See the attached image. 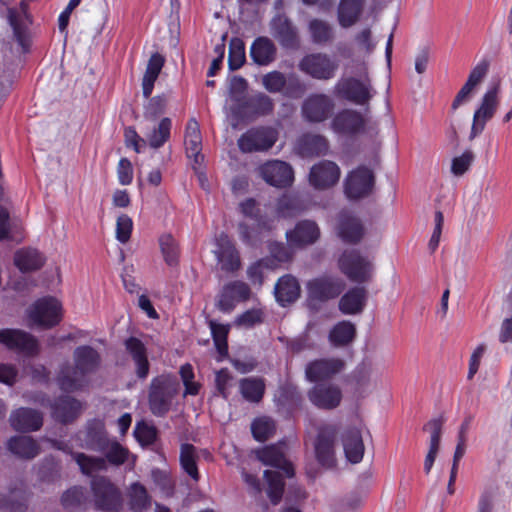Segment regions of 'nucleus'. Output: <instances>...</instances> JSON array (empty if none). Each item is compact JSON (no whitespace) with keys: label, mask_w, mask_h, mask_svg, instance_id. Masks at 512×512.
Returning <instances> with one entry per match:
<instances>
[{"label":"nucleus","mask_w":512,"mask_h":512,"mask_svg":"<svg viewBox=\"0 0 512 512\" xmlns=\"http://www.w3.org/2000/svg\"><path fill=\"white\" fill-rule=\"evenodd\" d=\"M101 356L99 352L89 345L75 348L73 352V365L65 363L61 366L57 383L62 391L77 392L88 386L89 376L100 367Z\"/></svg>","instance_id":"f257e3e1"},{"label":"nucleus","mask_w":512,"mask_h":512,"mask_svg":"<svg viewBox=\"0 0 512 512\" xmlns=\"http://www.w3.org/2000/svg\"><path fill=\"white\" fill-rule=\"evenodd\" d=\"M180 384L176 376L163 373L153 377L148 386V407L152 415L165 417L172 409L179 394Z\"/></svg>","instance_id":"f03ea898"},{"label":"nucleus","mask_w":512,"mask_h":512,"mask_svg":"<svg viewBox=\"0 0 512 512\" xmlns=\"http://www.w3.org/2000/svg\"><path fill=\"white\" fill-rule=\"evenodd\" d=\"M104 456H90L85 453H73L72 458L77 463L84 475H91L99 471H106L108 464L119 467L123 465L129 456V450L123 447L116 439L107 441L103 450L99 451Z\"/></svg>","instance_id":"7ed1b4c3"},{"label":"nucleus","mask_w":512,"mask_h":512,"mask_svg":"<svg viewBox=\"0 0 512 512\" xmlns=\"http://www.w3.org/2000/svg\"><path fill=\"white\" fill-rule=\"evenodd\" d=\"M338 266L340 271L352 282L366 283L372 279L373 262L358 250H345L338 259Z\"/></svg>","instance_id":"20e7f679"},{"label":"nucleus","mask_w":512,"mask_h":512,"mask_svg":"<svg viewBox=\"0 0 512 512\" xmlns=\"http://www.w3.org/2000/svg\"><path fill=\"white\" fill-rule=\"evenodd\" d=\"M95 508L106 512H119L123 507L120 489L105 476H96L91 481Z\"/></svg>","instance_id":"39448f33"},{"label":"nucleus","mask_w":512,"mask_h":512,"mask_svg":"<svg viewBox=\"0 0 512 512\" xmlns=\"http://www.w3.org/2000/svg\"><path fill=\"white\" fill-rule=\"evenodd\" d=\"M375 93L368 78H341L334 86V94L338 98L360 106L368 105Z\"/></svg>","instance_id":"423d86ee"},{"label":"nucleus","mask_w":512,"mask_h":512,"mask_svg":"<svg viewBox=\"0 0 512 512\" xmlns=\"http://www.w3.org/2000/svg\"><path fill=\"white\" fill-rule=\"evenodd\" d=\"M30 325L42 328H52L62 319V305L54 297H43L38 299L28 309Z\"/></svg>","instance_id":"0eeeda50"},{"label":"nucleus","mask_w":512,"mask_h":512,"mask_svg":"<svg viewBox=\"0 0 512 512\" xmlns=\"http://www.w3.org/2000/svg\"><path fill=\"white\" fill-rule=\"evenodd\" d=\"M274 108V101L269 95L263 92H255L241 98L234 112L242 119L255 120L272 114Z\"/></svg>","instance_id":"6e6552de"},{"label":"nucleus","mask_w":512,"mask_h":512,"mask_svg":"<svg viewBox=\"0 0 512 512\" xmlns=\"http://www.w3.org/2000/svg\"><path fill=\"white\" fill-rule=\"evenodd\" d=\"M301 72L317 80H330L335 77L338 63L326 53H310L298 64Z\"/></svg>","instance_id":"1a4fd4ad"},{"label":"nucleus","mask_w":512,"mask_h":512,"mask_svg":"<svg viewBox=\"0 0 512 512\" xmlns=\"http://www.w3.org/2000/svg\"><path fill=\"white\" fill-rule=\"evenodd\" d=\"M73 440L82 449L94 452L103 450L104 445L109 440L104 421L100 419L87 421L84 428L75 433Z\"/></svg>","instance_id":"9d476101"},{"label":"nucleus","mask_w":512,"mask_h":512,"mask_svg":"<svg viewBox=\"0 0 512 512\" xmlns=\"http://www.w3.org/2000/svg\"><path fill=\"white\" fill-rule=\"evenodd\" d=\"M338 430L334 425H325L318 431L314 442L315 457L318 463L325 468L336 465L335 444Z\"/></svg>","instance_id":"9b49d317"},{"label":"nucleus","mask_w":512,"mask_h":512,"mask_svg":"<svg viewBox=\"0 0 512 512\" xmlns=\"http://www.w3.org/2000/svg\"><path fill=\"white\" fill-rule=\"evenodd\" d=\"M277 135L272 128L254 127L243 133L237 143L243 153L269 150L276 142Z\"/></svg>","instance_id":"f8f14e48"},{"label":"nucleus","mask_w":512,"mask_h":512,"mask_svg":"<svg viewBox=\"0 0 512 512\" xmlns=\"http://www.w3.org/2000/svg\"><path fill=\"white\" fill-rule=\"evenodd\" d=\"M498 105V86H493L484 93L479 107L474 112L469 135L470 140H473L484 131L487 121L493 118Z\"/></svg>","instance_id":"ddd939ff"},{"label":"nucleus","mask_w":512,"mask_h":512,"mask_svg":"<svg viewBox=\"0 0 512 512\" xmlns=\"http://www.w3.org/2000/svg\"><path fill=\"white\" fill-rule=\"evenodd\" d=\"M375 177L366 166H358L351 171L344 183V191L349 199H360L369 195L373 189Z\"/></svg>","instance_id":"4468645a"},{"label":"nucleus","mask_w":512,"mask_h":512,"mask_svg":"<svg viewBox=\"0 0 512 512\" xmlns=\"http://www.w3.org/2000/svg\"><path fill=\"white\" fill-rule=\"evenodd\" d=\"M333 108L334 102L328 95L314 93L303 101L301 113L307 122L320 123L329 118Z\"/></svg>","instance_id":"2eb2a0df"},{"label":"nucleus","mask_w":512,"mask_h":512,"mask_svg":"<svg viewBox=\"0 0 512 512\" xmlns=\"http://www.w3.org/2000/svg\"><path fill=\"white\" fill-rule=\"evenodd\" d=\"M0 343L10 350L33 356L39 352L37 339L28 332L20 329L0 330Z\"/></svg>","instance_id":"dca6fc26"},{"label":"nucleus","mask_w":512,"mask_h":512,"mask_svg":"<svg viewBox=\"0 0 512 512\" xmlns=\"http://www.w3.org/2000/svg\"><path fill=\"white\" fill-rule=\"evenodd\" d=\"M260 176L269 185L285 188L292 184L294 172L290 164L280 160H272L259 167Z\"/></svg>","instance_id":"f3484780"},{"label":"nucleus","mask_w":512,"mask_h":512,"mask_svg":"<svg viewBox=\"0 0 512 512\" xmlns=\"http://www.w3.org/2000/svg\"><path fill=\"white\" fill-rule=\"evenodd\" d=\"M345 367L340 358H322L309 362L305 368V377L308 381L317 383L333 378Z\"/></svg>","instance_id":"a211bd4d"},{"label":"nucleus","mask_w":512,"mask_h":512,"mask_svg":"<svg viewBox=\"0 0 512 512\" xmlns=\"http://www.w3.org/2000/svg\"><path fill=\"white\" fill-rule=\"evenodd\" d=\"M251 296L249 285L243 281L235 280L225 284L218 296L217 308L222 312L232 311L236 303L247 301Z\"/></svg>","instance_id":"6ab92c4d"},{"label":"nucleus","mask_w":512,"mask_h":512,"mask_svg":"<svg viewBox=\"0 0 512 512\" xmlns=\"http://www.w3.org/2000/svg\"><path fill=\"white\" fill-rule=\"evenodd\" d=\"M270 31L285 49H296L299 38L296 27L284 13H277L270 21Z\"/></svg>","instance_id":"aec40b11"},{"label":"nucleus","mask_w":512,"mask_h":512,"mask_svg":"<svg viewBox=\"0 0 512 512\" xmlns=\"http://www.w3.org/2000/svg\"><path fill=\"white\" fill-rule=\"evenodd\" d=\"M310 402L319 409L331 410L342 400L341 389L334 384H315L307 393Z\"/></svg>","instance_id":"412c9836"},{"label":"nucleus","mask_w":512,"mask_h":512,"mask_svg":"<svg viewBox=\"0 0 512 512\" xmlns=\"http://www.w3.org/2000/svg\"><path fill=\"white\" fill-rule=\"evenodd\" d=\"M331 127L337 134L352 137L364 130L365 119L356 110L343 109L334 116Z\"/></svg>","instance_id":"4be33fe9"},{"label":"nucleus","mask_w":512,"mask_h":512,"mask_svg":"<svg viewBox=\"0 0 512 512\" xmlns=\"http://www.w3.org/2000/svg\"><path fill=\"white\" fill-rule=\"evenodd\" d=\"M340 173V168L335 162L322 160L311 167L309 182L317 189H326L339 181Z\"/></svg>","instance_id":"5701e85b"},{"label":"nucleus","mask_w":512,"mask_h":512,"mask_svg":"<svg viewBox=\"0 0 512 512\" xmlns=\"http://www.w3.org/2000/svg\"><path fill=\"white\" fill-rule=\"evenodd\" d=\"M50 407L53 419L62 424L72 423L83 411L82 402L68 395L59 396Z\"/></svg>","instance_id":"b1692460"},{"label":"nucleus","mask_w":512,"mask_h":512,"mask_svg":"<svg viewBox=\"0 0 512 512\" xmlns=\"http://www.w3.org/2000/svg\"><path fill=\"white\" fill-rule=\"evenodd\" d=\"M257 457L264 465L281 469L286 477L291 478L294 476L293 466L285 457L284 443L263 448L257 452Z\"/></svg>","instance_id":"393cba45"},{"label":"nucleus","mask_w":512,"mask_h":512,"mask_svg":"<svg viewBox=\"0 0 512 512\" xmlns=\"http://www.w3.org/2000/svg\"><path fill=\"white\" fill-rule=\"evenodd\" d=\"M249 56L257 66L266 67L276 60L277 47L269 37L258 36L250 46Z\"/></svg>","instance_id":"a878e982"},{"label":"nucleus","mask_w":512,"mask_h":512,"mask_svg":"<svg viewBox=\"0 0 512 512\" xmlns=\"http://www.w3.org/2000/svg\"><path fill=\"white\" fill-rule=\"evenodd\" d=\"M218 251L216 256L221 264V269L226 272H234L240 269V255L230 238L226 234H220L217 239Z\"/></svg>","instance_id":"bb28decb"},{"label":"nucleus","mask_w":512,"mask_h":512,"mask_svg":"<svg viewBox=\"0 0 512 512\" xmlns=\"http://www.w3.org/2000/svg\"><path fill=\"white\" fill-rule=\"evenodd\" d=\"M124 346L135 364L136 376L144 380L148 377L150 363L145 344L137 337H129L124 341Z\"/></svg>","instance_id":"cd10ccee"},{"label":"nucleus","mask_w":512,"mask_h":512,"mask_svg":"<svg viewBox=\"0 0 512 512\" xmlns=\"http://www.w3.org/2000/svg\"><path fill=\"white\" fill-rule=\"evenodd\" d=\"M307 289L311 299L325 301L337 297L343 290V284L330 278H317L308 282Z\"/></svg>","instance_id":"c85d7f7f"},{"label":"nucleus","mask_w":512,"mask_h":512,"mask_svg":"<svg viewBox=\"0 0 512 512\" xmlns=\"http://www.w3.org/2000/svg\"><path fill=\"white\" fill-rule=\"evenodd\" d=\"M9 421L17 431H36L43 425V416L34 409L19 408L12 412Z\"/></svg>","instance_id":"c756f323"},{"label":"nucleus","mask_w":512,"mask_h":512,"mask_svg":"<svg viewBox=\"0 0 512 512\" xmlns=\"http://www.w3.org/2000/svg\"><path fill=\"white\" fill-rule=\"evenodd\" d=\"M45 262V256L36 248L24 247L14 254V264L23 273L38 271Z\"/></svg>","instance_id":"7c9ffc66"},{"label":"nucleus","mask_w":512,"mask_h":512,"mask_svg":"<svg viewBox=\"0 0 512 512\" xmlns=\"http://www.w3.org/2000/svg\"><path fill=\"white\" fill-rule=\"evenodd\" d=\"M342 445L349 462L357 464L363 459L365 447L361 432L357 428H348L343 432Z\"/></svg>","instance_id":"2f4dec72"},{"label":"nucleus","mask_w":512,"mask_h":512,"mask_svg":"<svg viewBox=\"0 0 512 512\" xmlns=\"http://www.w3.org/2000/svg\"><path fill=\"white\" fill-rule=\"evenodd\" d=\"M296 148L301 156L312 157L326 154L329 144L322 135L306 133L299 137Z\"/></svg>","instance_id":"473e14b6"},{"label":"nucleus","mask_w":512,"mask_h":512,"mask_svg":"<svg viewBox=\"0 0 512 512\" xmlns=\"http://www.w3.org/2000/svg\"><path fill=\"white\" fill-rule=\"evenodd\" d=\"M367 301V290L354 287L348 290L339 301V310L345 315H355L363 311Z\"/></svg>","instance_id":"72a5a7b5"},{"label":"nucleus","mask_w":512,"mask_h":512,"mask_svg":"<svg viewBox=\"0 0 512 512\" xmlns=\"http://www.w3.org/2000/svg\"><path fill=\"white\" fill-rule=\"evenodd\" d=\"M364 9V0H340L337 9L338 23L342 28L356 24Z\"/></svg>","instance_id":"f704fd0d"},{"label":"nucleus","mask_w":512,"mask_h":512,"mask_svg":"<svg viewBox=\"0 0 512 512\" xmlns=\"http://www.w3.org/2000/svg\"><path fill=\"white\" fill-rule=\"evenodd\" d=\"M274 293L276 300L282 305L296 301L300 296V285L292 275H284L278 279Z\"/></svg>","instance_id":"c9c22d12"},{"label":"nucleus","mask_w":512,"mask_h":512,"mask_svg":"<svg viewBox=\"0 0 512 512\" xmlns=\"http://www.w3.org/2000/svg\"><path fill=\"white\" fill-rule=\"evenodd\" d=\"M165 64V58L158 52L153 53L147 63L145 73L142 78V92L145 98H150L154 84Z\"/></svg>","instance_id":"e433bc0d"},{"label":"nucleus","mask_w":512,"mask_h":512,"mask_svg":"<svg viewBox=\"0 0 512 512\" xmlns=\"http://www.w3.org/2000/svg\"><path fill=\"white\" fill-rule=\"evenodd\" d=\"M8 450L19 458L33 459L40 453L38 443L30 436H14L7 442Z\"/></svg>","instance_id":"4c0bfd02"},{"label":"nucleus","mask_w":512,"mask_h":512,"mask_svg":"<svg viewBox=\"0 0 512 512\" xmlns=\"http://www.w3.org/2000/svg\"><path fill=\"white\" fill-rule=\"evenodd\" d=\"M307 29L310 35V40L315 45H327L335 38L333 26L323 19L313 18L309 20Z\"/></svg>","instance_id":"58836bf2"},{"label":"nucleus","mask_w":512,"mask_h":512,"mask_svg":"<svg viewBox=\"0 0 512 512\" xmlns=\"http://www.w3.org/2000/svg\"><path fill=\"white\" fill-rule=\"evenodd\" d=\"M304 201L293 194H283L276 203V214L278 218L289 219L299 215L305 210Z\"/></svg>","instance_id":"ea45409f"},{"label":"nucleus","mask_w":512,"mask_h":512,"mask_svg":"<svg viewBox=\"0 0 512 512\" xmlns=\"http://www.w3.org/2000/svg\"><path fill=\"white\" fill-rule=\"evenodd\" d=\"M7 20L13 30V36L22 48L27 52L30 46V39L27 25L21 20L20 14L15 8H7Z\"/></svg>","instance_id":"a19ab883"},{"label":"nucleus","mask_w":512,"mask_h":512,"mask_svg":"<svg viewBox=\"0 0 512 512\" xmlns=\"http://www.w3.org/2000/svg\"><path fill=\"white\" fill-rule=\"evenodd\" d=\"M356 336V327L350 321H340L330 330L328 339L334 347H344L350 344Z\"/></svg>","instance_id":"79ce46f5"},{"label":"nucleus","mask_w":512,"mask_h":512,"mask_svg":"<svg viewBox=\"0 0 512 512\" xmlns=\"http://www.w3.org/2000/svg\"><path fill=\"white\" fill-rule=\"evenodd\" d=\"M128 506L132 512H143L151 505V497L146 488L139 482L132 483L128 488Z\"/></svg>","instance_id":"37998d69"},{"label":"nucleus","mask_w":512,"mask_h":512,"mask_svg":"<svg viewBox=\"0 0 512 512\" xmlns=\"http://www.w3.org/2000/svg\"><path fill=\"white\" fill-rule=\"evenodd\" d=\"M319 236L318 226H294V229L286 232L290 245L299 247L314 243Z\"/></svg>","instance_id":"c03bdc74"},{"label":"nucleus","mask_w":512,"mask_h":512,"mask_svg":"<svg viewBox=\"0 0 512 512\" xmlns=\"http://www.w3.org/2000/svg\"><path fill=\"white\" fill-rule=\"evenodd\" d=\"M27 507L26 493L22 488H15L8 494H0V510L4 512H21Z\"/></svg>","instance_id":"a18cd8bd"},{"label":"nucleus","mask_w":512,"mask_h":512,"mask_svg":"<svg viewBox=\"0 0 512 512\" xmlns=\"http://www.w3.org/2000/svg\"><path fill=\"white\" fill-rule=\"evenodd\" d=\"M180 465L181 468L194 480H199L197 467L196 448L189 443H184L180 447Z\"/></svg>","instance_id":"49530a36"},{"label":"nucleus","mask_w":512,"mask_h":512,"mask_svg":"<svg viewBox=\"0 0 512 512\" xmlns=\"http://www.w3.org/2000/svg\"><path fill=\"white\" fill-rule=\"evenodd\" d=\"M159 246L165 263L170 267L177 266L180 249L176 239L171 234H163L159 238Z\"/></svg>","instance_id":"de8ad7c7"},{"label":"nucleus","mask_w":512,"mask_h":512,"mask_svg":"<svg viewBox=\"0 0 512 512\" xmlns=\"http://www.w3.org/2000/svg\"><path fill=\"white\" fill-rule=\"evenodd\" d=\"M265 391V383L261 378H244L240 381V392L247 401L259 402Z\"/></svg>","instance_id":"09e8293b"},{"label":"nucleus","mask_w":512,"mask_h":512,"mask_svg":"<svg viewBox=\"0 0 512 512\" xmlns=\"http://www.w3.org/2000/svg\"><path fill=\"white\" fill-rule=\"evenodd\" d=\"M264 477L268 484L267 495L270 501L276 505L281 501L284 492L283 476L278 471L265 470Z\"/></svg>","instance_id":"8fccbe9b"},{"label":"nucleus","mask_w":512,"mask_h":512,"mask_svg":"<svg viewBox=\"0 0 512 512\" xmlns=\"http://www.w3.org/2000/svg\"><path fill=\"white\" fill-rule=\"evenodd\" d=\"M271 226H240L241 240L249 246L256 247L270 235Z\"/></svg>","instance_id":"3c124183"},{"label":"nucleus","mask_w":512,"mask_h":512,"mask_svg":"<svg viewBox=\"0 0 512 512\" xmlns=\"http://www.w3.org/2000/svg\"><path fill=\"white\" fill-rule=\"evenodd\" d=\"M246 62L245 43L238 37H233L229 43L228 67L231 71L240 69Z\"/></svg>","instance_id":"603ef678"},{"label":"nucleus","mask_w":512,"mask_h":512,"mask_svg":"<svg viewBox=\"0 0 512 512\" xmlns=\"http://www.w3.org/2000/svg\"><path fill=\"white\" fill-rule=\"evenodd\" d=\"M171 127V119L168 117L162 118L158 126L155 127L148 136V143L150 147L154 149L161 148L170 138Z\"/></svg>","instance_id":"864d4df0"},{"label":"nucleus","mask_w":512,"mask_h":512,"mask_svg":"<svg viewBox=\"0 0 512 512\" xmlns=\"http://www.w3.org/2000/svg\"><path fill=\"white\" fill-rule=\"evenodd\" d=\"M261 84L269 93H282L287 84L286 76L281 71L273 70L262 76Z\"/></svg>","instance_id":"5fc2aeb1"},{"label":"nucleus","mask_w":512,"mask_h":512,"mask_svg":"<svg viewBox=\"0 0 512 512\" xmlns=\"http://www.w3.org/2000/svg\"><path fill=\"white\" fill-rule=\"evenodd\" d=\"M274 423L269 418H258L251 424L253 437L260 442L266 441L274 432Z\"/></svg>","instance_id":"6e6d98bb"},{"label":"nucleus","mask_w":512,"mask_h":512,"mask_svg":"<svg viewBox=\"0 0 512 512\" xmlns=\"http://www.w3.org/2000/svg\"><path fill=\"white\" fill-rule=\"evenodd\" d=\"M85 500V489L83 487H72L61 497V503L66 509H75Z\"/></svg>","instance_id":"4d7b16f0"},{"label":"nucleus","mask_w":512,"mask_h":512,"mask_svg":"<svg viewBox=\"0 0 512 512\" xmlns=\"http://www.w3.org/2000/svg\"><path fill=\"white\" fill-rule=\"evenodd\" d=\"M336 233L347 244H356L364 236L363 226H337Z\"/></svg>","instance_id":"13d9d810"},{"label":"nucleus","mask_w":512,"mask_h":512,"mask_svg":"<svg viewBox=\"0 0 512 512\" xmlns=\"http://www.w3.org/2000/svg\"><path fill=\"white\" fill-rule=\"evenodd\" d=\"M474 154L470 150L464 151L460 156L454 157L451 163V172L455 176H462L468 171L474 161Z\"/></svg>","instance_id":"bf43d9fd"},{"label":"nucleus","mask_w":512,"mask_h":512,"mask_svg":"<svg viewBox=\"0 0 512 512\" xmlns=\"http://www.w3.org/2000/svg\"><path fill=\"white\" fill-rule=\"evenodd\" d=\"M287 84L282 91V94L288 98H300L306 91V86L303 81L295 74H290L286 77Z\"/></svg>","instance_id":"052dcab7"},{"label":"nucleus","mask_w":512,"mask_h":512,"mask_svg":"<svg viewBox=\"0 0 512 512\" xmlns=\"http://www.w3.org/2000/svg\"><path fill=\"white\" fill-rule=\"evenodd\" d=\"M179 373L185 387V395H197L200 385L193 381L194 371L192 365L188 363L182 365Z\"/></svg>","instance_id":"680f3d73"},{"label":"nucleus","mask_w":512,"mask_h":512,"mask_svg":"<svg viewBox=\"0 0 512 512\" xmlns=\"http://www.w3.org/2000/svg\"><path fill=\"white\" fill-rule=\"evenodd\" d=\"M271 260L266 259H260L253 264H251L247 269V276L248 279L253 284L262 285L263 283V268H269L270 267Z\"/></svg>","instance_id":"e2e57ef3"},{"label":"nucleus","mask_w":512,"mask_h":512,"mask_svg":"<svg viewBox=\"0 0 512 512\" xmlns=\"http://www.w3.org/2000/svg\"><path fill=\"white\" fill-rule=\"evenodd\" d=\"M185 146L187 156L193 158L195 164H200L203 160L201 136L185 137Z\"/></svg>","instance_id":"0e129e2a"},{"label":"nucleus","mask_w":512,"mask_h":512,"mask_svg":"<svg viewBox=\"0 0 512 512\" xmlns=\"http://www.w3.org/2000/svg\"><path fill=\"white\" fill-rule=\"evenodd\" d=\"M489 70V62L486 60L480 61L471 71L465 82L472 88L476 87L484 80Z\"/></svg>","instance_id":"69168bd1"},{"label":"nucleus","mask_w":512,"mask_h":512,"mask_svg":"<svg viewBox=\"0 0 512 512\" xmlns=\"http://www.w3.org/2000/svg\"><path fill=\"white\" fill-rule=\"evenodd\" d=\"M264 321V312L262 309L253 308L242 313L237 323L247 328L253 327L256 324H261Z\"/></svg>","instance_id":"338daca9"},{"label":"nucleus","mask_w":512,"mask_h":512,"mask_svg":"<svg viewBox=\"0 0 512 512\" xmlns=\"http://www.w3.org/2000/svg\"><path fill=\"white\" fill-rule=\"evenodd\" d=\"M24 238V231L20 226H0V241L19 244Z\"/></svg>","instance_id":"774afa93"}]
</instances>
